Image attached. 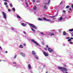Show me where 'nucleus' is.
Returning <instances> with one entry per match:
<instances>
[{"label": "nucleus", "instance_id": "1", "mask_svg": "<svg viewBox=\"0 0 73 73\" xmlns=\"http://www.w3.org/2000/svg\"><path fill=\"white\" fill-rule=\"evenodd\" d=\"M58 68L59 69H60L63 72V73H68V72H65L64 71H66L68 70L66 68H63L62 67H61L60 66H59L58 67Z\"/></svg>", "mask_w": 73, "mask_h": 73}, {"label": "nucleus", "instance_id": "2", "mask_svg": "<svg viewBox=\"0 0 73 73\" xmlns=\"http://www.w3.org/2000/svg\"><path fill=\"white\" fill-rule=\"evenodd\" d=\"M32 53L36 60H38V56L36 55V52L35 51H33L32 52Z\"/></svg>", "mask_w": 73, "mask_h": 73}, {"label": "nucleus", "instance_id": "3", "mask_svg": "<svg viewBox=\"0 0 73 73\" xmlns=\"http://www.w3.org/2000/svg\"><path fill=\"white\" fill-rule=\"evenodd\" d=\"M36 9H37V7L36 6H34L33 7V9L32 10V11L34 12L35 13H36Z\"/></svg>", "mask_w": 73, "mask_h": 73}, {"label": "nucleus", "instance_id": "4", "mask_svg": "<svg viewBox=\"0 0 73 73\" xmlns=\"http://www.w3.org/2000/svg\"><path fill=\"white\" fill-rule=\"evenodd\" d=\"M31 40L32 42L34 43V44H36V45H39V44H38V43L37 42H36V41H35L34 39H32Z\"/></svg>", "mask_w": 73, "mask_h": 73}, {"label": "nucleus", "instance_id": "5", "mask_svg": "<svg viewBox=\"0 0 73 73\" xmlns=\"http://www.w3.org/2000/svg\"><path fill=\"white\" fill-rule=\"evenodd\" d=\"M2 14L3 15V18L5 19H7V17L6 16H7V15L5 13H4V12H2Z\"/></svg>", "mask_w": 73, "mask_h": 73}, {"label": "nucleus", "instance_id": "6", "mask_svg": "<svg viewBox=\"0 0 73 73\" xmlns=\"http://www.w3.org/2000/svg\"><path fill=\"white\" fill-rule=\"evenodd\" d=\"M29 25L30 27H32L33 28H34L35 29H36V27L34 25L32 24H31L29 23Z\"/></svg>", "mask_w": 73, "mask_h": 73}, {"label": "nucleus", "instance_id": "7", "mask_svg": "<svg viewBox=\"0 0 73 73\" xmlns=\"http://www.w3.org/2000/svg\"><path fill=\"white\" fill-rule=\"evenodd\" d=\"M19 53L20 55H21V56H22L23 57H25V56H26V54H25L21 52H20Z\"/></svg>", "mask_w": 73, "mask_h": 73}, {"label": "nucleus", "instance_id": "8", "mask_svg": "<svg viewBox=\"0 0 73 73\" xmlns=\"http://www.w3.org/2000/svg\"><path fill=\"white\" fill-rule=\"evenodd\" d=\"M43 54H44L45 56H48V54L46 53V52L45 51H43Z\"/></svg>", "mask_w": 73, "mask_h": 73}, {"label": "nucleus", "instance_id": "9", "mask_svg": "<svg viewBox=\"0 0 73 73\" xmlns=\"http://www.w3.org/2000/svg\"><path fill=\"white\" fill-rule=\"evenodd\" d=\"M40 33L41 35L44 36V35H46V32H44L43 33Z\"/></svg>", "mask_w": 73, "mask_h": 73}, {"label": "nucleus", "instance_id": "10", "mask_svg": "<svg viewBox=\"0 0 73 73\" xmlns=\"http://www.w3.org/2000/svg\"><path fill=\"white\" fill-rule=\"evenodd\" d=\"M28 67L29 69H32V67L30 64H29L28 65Z\"/></svg>", "mask_w": 73, "mask_h": 73}, {"label": "nucleus", "instance_id": "11", "mask_svg": "<svg viewBox=\"0 0 73 73\" xmlns=\"http://www.w3.org/2000/svg\"><path fill=\"white\" fill-rule=\"evenodd\" d=\"M20 23H21L22 25V26H23V27H25V25H27V24H25L23 23H22L21 21Z\"/></svg>", "mask_w": 73, "mask_h": 73}, {"label": "nucleus", "instance_id": "12", "mask_svg": "<svg viewBox=\"0 0 73 73\" xmlns=\"http://www.w3.org/2000/svg\"><path fill=\"white\" fill-rule=\"evenodd\" d=\"M48 50L50 52H52V49L50 48H48Z\"/></svg>", "mask_w": 73, "mask_h": 73}, {"label": "nucleus", "instance_id": "13", "mask_svg": "<svg viewBox=\"0 0 73 73\" xmlns=\"http://www.w3.org/2000/svg\"><path fill=\"white\" fill-rule=\"evenodd\" d=\"M62 20V17L61 16L59 18V20H58V21H61V20Z\"/></svg>", "mask_w": 73, "mask_h": 73}, {"label": "nucleus", "instance_id": "14", "mask_svg": "<svg viewBox=\"0 0 73 73\" xmlns=\"http://www.w3.org/2000/svg\"><path fill=\"white\" fill-rule=\"evenodd\" d=\"M12 63L13 64H15V66H18V65H17V64H16V62H13Z\"/></svg>", "mask_w": 73, "mask_h": 73}, {"label": "nucleus", "instance_id": "15", "mask_svg": "<svg viewBox=\"0 0 73 73\" xmlns=\"http://www.w3.org/2000/svg\"><path fill=\"white\" fill-rule=\"evenodd\" d=\"M17 18H19V19H20L21 20V17L19 15H17Z\"/></svg>", "mask_w": 73, "mask_h": 73}, {"label": "nucleus", "instance_id": "16", "mask_svg": "<svg viewBox=\"0 0 73 73\" xmlns=\"http://www.w3.org/2000/svg\"><path fill=\"white\" fill-rule=\"evenodd\" d=\"M20 48H23V46L22 45H20L19 46Z\"/></svg>", "mask_w": 73, "mask_h": 73}, {"label": "nucleus", "instance_id": "17", "mask_svg": "<svg viewBox=\"0 0 73 73\" xmlns=\"http://www.w3.org/2000/svg\"><path fill=\"white\" fill-rule=\"evenodd\" d=\"M30 28H31V30H32V31H33V32H36V30H35V29H34L33 28H31V27H30Z\"/></svg>", "mask_w": 73, "mask_h": 73}, {"label": "nucleus", "instance_id": "18", "mask_svg": "<svg viewBox=\"0 0 73 73\" xmlns=\"http://www.w3.org/2000/svg\"><path fill=\"white\" fill-rule=\"evenodd\" d=\"M63 35H66V33L65 31H63Z\"/></svg>", "mask_w": 73, "mask_h": 73}, {"label": "nucleus", "instance_id": "19", "mask_svg": "<svg viewBox=\"0 0 73 73\" xmlns=\"http://www.w3.org/2000/svg\"><path fill=\"white\" fill-rule=\"evenodd\" d=\"M44 8H45L46 9H48V7H47L46 5H44Z\"/></svg>", "mask_w": 73, "mask_h": 73}, {"label": "nucleus", "instance_id": "20", "mask_svg": "<svg viewBox=\"0 0 73 73\" xmlns=\"http://www.w3.org/2000/svg\"><path fill=\"white\" fill-rule=\"evenodd\" d=\"M38 20H39L40 21H42V19L40 18H39L38 19Z\"/></svg>", "mask_w": 73, "mask_h": 73}, {"label": "nucleus", "instance_id": "21", "mask_svg": "<svg viewBox=\"0 0 73 73\" xmlns=\"http://www.w3.org/2000/svg\"><path fill=\"white\" fill-rule=\"evenodd\" d=\"M69 31H70V32H72V31H73V29H70Z\"/></svg>", "mask_w": 73, "mask_h": 73}, {"label": "nucleus", "instance_id": "22", "mask_svg": "<svg viewBox=\"0 0 73 73\" xmlns=\"http://www.w3.org/2000/svg\"><path fill=\"white\" fill-rule=\"evenodd\" d=\"M50 35H52V36H53L54 35H55V34H54V33H51L50 34Z\"/></svg>", "mask_w": 73, "mask_h": 73}, {"label": "nucleus", "instance_id": "23", "mask_svg": "<svg viewBox=\"0 0 73 73\" xmlns=\"http://www.w3.org/2000/svg\"><path fill=\"white\" fill-rule=\"evenodd\" d=\"M57 16V15H56V16H50V17L51 18H53V17H56V16Z\"/></svg>", "mask_w": 73, "mask_h": 73}, {"label": "nucleus", "instance_id": "24", "mask_svg": "<svg viewBox=\"0 0 73 73\" xmlns=\"http://www.w3.org/2000/svg\"><path fill=\"white\" fill-rule=\"evenodd\" d=\"M46 21H50V19H47Z\"/></svg>", "mask_w": 73, "mask_h": 73}, {"label": "nucleus", "instance_id": "25", "mask_svg": "<svg viewBox=\"0 0 73 73\" xmlns=\"http://www.w3.org/2000/svg\"><path fill=\"white\" fill-rule=\"evenodd\" d=\"M15 32H18V30L17 29H15Z\"/></svg>", "mask_w": 73, "mask_h": 73}, {"label": "nucleus", "instance_id": "26", "mask_svg": "<svg viewBox=\"0 0 73 73\" xmlns=\"http://www.w3.org/2000/svg\"><path fill=\"white\" fill-rule=\"evenodd\" d=\"M43 19L44 20H46H46H47V19H46V18L45 17H43Z\"/></svg>", "mask_w": 73, "mask_h": 73}, {"label": "nucleus", "instance_id": "27", "mask_svg": "<svg viewBox=\"0 0 73 73\" xmlns=\"http://www.w3.org/2000/svg\"><path fill=\"white\" fill-rule=\"evenodd\" d=\"M16 57H17V55L15 54V56L14 57V58L15 59L16 58Z\"/></svg>", "mask_w": 73, "mask_h": 73}, {"label": "nucleus", "instance_id": "28", "mask_svg": "<svg viewBox=\"0 0 73 73\" xmlns=\"http://www.w3.org/2000/svg\"><path fill=\"white\" fill-rule=\"evenodd\" d=\"M4 4H5V5H7V4H8V3L7 2H5Z\"/></svg>", "mask_w": 73, "mask_h": 73}, {"label": "nucleus", "instance_id": "29", "mask_svg": "<svg viewBox=\"0 0 73 73\" xmlns=\"http://www.w3.org/2000/svg\"><path fill=\"white\" fill-rule=\"evenodd\" d=\"M23 45L24 46H26V43H23Z\"/></svg>", "mask_w": 73, "mask_h": 73}, {"label": "nucleus", "instance_id": "30", "mask_svg": "<svg viewBox=\"0 0 73 73\" xmlns=\"http://www.w3.org/2000/svg\"><path fill=\"white\" fill-rule=\"evenodd\" d=\"M10 5L11 7H13V6L12 5V4L11 3L10 4Z\"/></svg>", "mask_w": 73, "mask_h": 73}, {"label": "nucleus", "instance_id": "31", "mask_svg": "<svg viewBox=\"0 0 73 73\" xmlns=\"http://www.w3.org/2000/svg\"><path fill=\"white\" fill-rule=\"evenodd\" d=\"M12 10L14 11H15V9L14 7H13L12 9Z\"/></svg>", "mask_w": 73, "mask_h": 73}, {"label": "nucleus", "instance_id": "32", "mask_svg": "<svg viewBox=\"0 0 73 73\" xmlns=\"http://www.w3.org/2000/svg\"><path fill=\"white\" fill-rule=\"evenodd\" d=\"M11 29L12 31H15V29L13 27L11 28Z\"/></svg>", "mask_w": 73, "mask_h": 73}, {"label": "nucleus", "instance_id": "33", "mask_svg": "<svg viewBox=\"0 0 73 73\" xmlns=\"http://www.w3.org/2000/svg\"><path fill=\"white\" fill-rule=\"evenodd\" d=\"M50 0H49L48 1V5H49V3H50Z\"/></svg>", "mask_w": 73, "mask_h": 73}, {"label": "nucleus", "instance_id": "34", "mask_svg": "<svg viewBox=\"0 0 73 73\" xmlns=\"http://www.w3.org/2000/svg\"><path fill=\"white\" fill-rule=\"evenodd\" d=\"M8 12H11V10L10 9H9L8 10Z\"/></svg>", "mask_w": 73, "mask_h": 73}, {"label": "nucleus", "instance_id": "35", "mask_svg": "<svg viewBox=\"0 0 73 73\" xmlns=\"http://www.w3.org/2000/svg\"><path fill=\"white\" fill-rule=\"evenodd\" d=\"M69 7H70V6H67L66 7V8H69Z\"/></svg>", "mask_w": 73, "mask_h": 73}, {"label": "nucleus", "instance_id": "36", "mask_svg": "<svg viewBox=\"0 0 73 73\" xmlns=\"http://www.w3.org/2000/svg\"><path fill=\"white\" fill-rule=\"evenodd\" d=\"M54 21H51V23H54Z\"/></svg>", "mask_w": 73, "mask_h": 73}, {"label": "nucleus", "instance_id": "37", "mask_svg": "<svg viewBox=\"0 0 73 73\" xmlns=\"http://www.w3.org/2000/svg\"><path fill=\"white\" fill-rule=\"evenodd\" d=\"M63 13H65V12H66V11H65V10H63Z\"/></svg>", "mask_w": 73, "mask_h": 73}, {"label": "nucleus", "instance_id": "38", "mask_svg": "<svg viewBox=\"0 0 73 73\" xmlns=\"http://www.w3.org/2000/svg\"><path fill=\"white\" fill-rule=\"evenodd\" d=\"M23 33L24 34H25V35H26V32H25V31H23Z\"/></svg>", "mask_w": 73, "mask_h": 73}, {"label": "nucleus", "instance_id": "39", "mask_svg": "<svg viewBox=\"0 0 73 73\" xmlns=\"http://www.w3.org/2000/svg\"><path fill=\"white\" fill-rule=\"evenodd\" d=\"M26 5L27 7H28V3H26Z\"/></svg>", "mask_w": 73, "mask_h": 73}, {"label": "nucleus", "instance_id": "40", "mask_svg": "<svg viewBox=\"0 0 73 73\" xmlns=\"http://www.w3.org/2000/svg\"><path fill=\"white\" fill-rule=\"evenodd\" d=\"M68 41H71V39H69L68 40Z\"/></svg>", "mask_w": 73, "mask_h": 73}, {"label": "nucleus", "instance_id": "41", "mask_svg": "<svg viewBox=\"0 0 73 73\" xmlns=\"http://www.w3.org/2000/svg\"><path fill=\"white\" fill-rule=\"evenodd\" d=\"M54 30H53L51 31L52 32H54Z\"/></svg>", "mask_w": 73, "mask_h": 73}, {"label": "nucleus", "instance_id": "42", "mask_svg": "<svg viewBox=\"0 0 73 73\" xmlns=\"http://www.w3.org/2000/svg\"><path fill=\"white\" fill-rule=\"evenodd\" d=\"M3 1H7V2H8V1L7 0H3Z\"/></svg>", "mask_w": 73, "mask_h": 73}, {"label": "nucleus", "instance_id": "43", "mask_svg": "<svg viewBox=\"0 0 73 73\" xmlns=\"http://www.w3.org/2000/svg\"><path fill=\"white\" fill-rule=\"evenodd\" d=\"M45 67V65H44L43 66V68H44Z\"/></svg>", "mask_w": 73, "mask_h": 73}, {"label": "nucleus", "instance_id": "44", "mask_svg": "<svg viewBox=\"0 0 73 73\" xmlns=\"http://www.w3.org/2000/svg\"><path fill=\"white\" fill-rule=\"evenodd\" d=\"M8 5H7L6 6V8H8Z\"/></svg>", "mask_w": 73, "mask_h": 73}, {"label": "nucleus", "instance_id": "45", "mask_svg": "<svg viewBox=\"0 0 73 73\" xmlns=\"http://www.w3.org/2000/svg\"><path fill=\"white\" fill-rule=\"evenodd\" d=\"M0 49H1V50H2V48H1V47L0 46Z\"/></svg>", "mask_w": 73, "mask_h": 73}, {"label": "nucleus", "instance_id": "46", "mask_svg": "<svg viewBox=\"0 0 73 73\" xmlns=\"http://www.w3.org/2000/svg\"><path fill=\"white\" fill-rule=\"evenodd\" d=\"M66 38L67 39H69V38H69V37H67Z\"/></svg>", "mask_w": 73, "mask_h": 73}, {"label": "nucleus", "instance_id": "47", "mask_svg": "<svg viewBox=\"0 0 73 73\" xmlns=\"http://www.w3.org/2000/svg\"><path fill=\"white\" fill-rule=\"evenodd\" d=\"M70 44H73V42H70Z\"/></svg>", "mask_w": 73, "mask_h": 73}, {"label": "nucleus", "instance_id": "48", "mask_svg": "<svg viewBox=\"0 0 73 73\" xmlns=\"http://www.w3.org/2000/svg\"><path fill=\"white\" fill-rule=\"evenodd\" d=\"M61 31V29H59L58 30V31H59V32H60V31Z\"/></svg>", "mask_w": 73, "mask_h": 73}, {"label": "nucleus", "instance_id": "49", "mask_svg": "<svg viewBox=\"0 0 73 73\" xmlns=\"http://www.w3.org/2000/svg\"><path fill=\"white\" fill-rule=\"evenodd\" d=\"M27 36H25L24 38H27Z\"/></svg>", "mask_w": 73, "mask_h": 73}, {"label": "nucleus", "instance_id": "50", "mask_svg": "<svg viewBox=\"0 0 73 73\" xmlns=\"http://www.w3.org/2000/svg\"><path fill=\"white\" fill-rule=\"evenodd\" d=\"M44 49L45 50H46V48H44Z\"/></svg>", "mask_w": 73, "mask_h": 73}, {"label": "nucleus", "instance_id": "51", "mask_svg": "<svg viewBox=\"0 0 73 73\" xmlns=\"http://www.w3.org/2000/svg\"><path fill=\"white\" fill-rule=\"evenodd\" d=\"M37 3H38V2H40V1H37Z\"/></svg>", "mask_w": 73, "mask_h": 73}, {"label": "nucleus", "instance_id": "52", "mask_svg": "<svg viewBox=\"0 0 73 73\" xmlns=\"http://www.w3.org/2000/svg\"><path fill=\"white\" fill-rule=\"evenodd\" d=\"M70 39H71V40H73V38L72 37H71L70 38Z\"/></svg>", "mask_w": 73, "mask_h": 73}, {"label": "nucleus", "instance_id": "53", "mask_svg": "<svg viewBox=\"0 0 73 73\" xmlns=\"http://www.w3.org/2000/svg\"><path fill=\"white\" fill-rule=\"evenodd\" d=\"M63 46H65V45L64 43L63 44Z\"/></svg>", "mask_w": 73, "mask_h": 73}, {"label": "nucleus", "instance_id": "54", "mask_svg": "<svg viewBox=\"0 0 73 73\" xmlns=\"http://www.w3.org/2000/svg\"><path fill=\"white\" fill-rule=\"evenodd\" d=\"M33 2H34V3H35V0H33Z\"/></svg>", "mask_w": 73, "mask_h": 73}, {"label": "nucleus", "instance_id": "55", "mask_svg": "<svg viewBox=\"0 0 73 73\" xmlns=\"http://www.w3.org/2000/svg\"><path fill=\"white\" fill-rule=\"evenodd\" d=\"M46 48H48V45H46Z\"/></svg>", "mask_w": 73, "mask_h": 73}, {"label": "nucleus", "instance_id": "56", "mask_svg": "<svg viewBox=\"0 0 73 73\" xmlns=\"http://www.w3.org/2000/svg\"><path fill=\"white\" fill-rule=\"evenodd\" d=\"M62 3V2H61L60 3V4H61Z\"/></svg>", "mask_w": 73, "mask_h": 73}, {"label": "nucleus", "instance_id": "57", "mask_svg": "<svg viewBox=\"0 0 73 73\" xmlns=\"http://www.w3.org/2000/svg\"><path fill=\"white\" fill-rule=\"evenodd\" d=\"M72 8H73V5H72Z\"/></svg>", "mask_w": 73, "mask_h": 73}, {"label": "nucleus", "instance_id": "58", "mask_svg": "<svg viewBox=\"0 0 73 73\" xmlns=\"http://www.w3.org/2000/svg\"><path fill=\"white\" fill-rule=\"evenodd\" d=\"M5 53H8V52H7V51H6L5 52Z\"/></svg>", "mask_w": 73, "mask_h": 73}, {"label": "nucleus", "instance_id": "59", "mask_svg": "<svg viewBox=\"0 0 73 73\" xmlns=\"http://www.w3.org/2000/svg\"><path fill=\"white\" fill-rule=\"evenodd\" d=\"M3 61L2 60H1L0 59V62H1V61Z\"/></svg>", "mask_w": 73, "mask_h": 73}, {"label": "nucleus", "instance_id": "60", "mask_svg": "<svg viewBox=\"0 0 73 73\" xmlns=\"http://www.w3.org/2000/svg\"><path fill=\"white\" fill-rule=\"evenodd\" d=\"M3 61H4L5 62V60H3Z\"/></svg>", "mask_w": 73, "mask_h": 73}, {"label": "nucleus", "instance_id": "61", "mask_svg": "<svg viewBox=\"0 0 73 73\" xmlns=\"http://www.w3.org/2000/svg\"><path fill=\"white\" fill-rule=\"evenodd\" d=\"M45 4L46 5V4H47V3H45Z\"/></svg>", "mask_w": 73, "mask_h": 73}, {"label": "nucleus", "instance_id": "62", "mask_svg": "<svg viewBox=\"0 0 73 73\" xmlns=\"http://www.w3.org/2000/svg\"><path fill=\"white\" fill-rule=\"evenodd\" d=\"M69 10H71V9H70H70H69Z\"/></svg>", "mask_w": 73, "mask_h": 73}, {"label": "nucleus", "instance_id": "63", "mask_svg": "<svg viewBox=\"0 0 73 73\" xmlns=\"http://www.w3.org/2000/svg\"><path fill=\"white\" fill-rule=\"evenodd\" d=\"M72 36H73V34H72Z\"/></svg>", "mask_w": 73, "mask_h": 73}, {"label": "nucleus", "instance_id": "64", "mask_svg": "<svg viewBox=\"0 0 73 73\" xmlns=\"http://www.w3.org/2000/svg\"><path fill=\"white\" fill-rule=\"evenodd\" d=\"M70 12V11H68V13H69Z\"/></svg>", "mask_w": 73, "mask_h": 73}]
</instances>
